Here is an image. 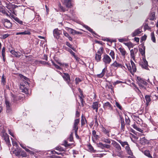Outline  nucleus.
<instances>
[{"mask_svg": "<svg viewBox=\"0 0 158 158\" xmlns=\"http://www.w3.org/2000/svg\"><path fill=\"white\" fill-rule=\"evenodd\" d=\"M132 126L137 131L141 133L143 132V130L141 129V128H139L135 124H134L132 125Z\"/></svg>", "mask_w": 158, "mask_h": 158, "instance_id": "25", "label": "nucleus"}, {"mask_svg": "<svg viewBox=\"0 0 158 158\" xmlns=\"http://www.w3.org/2000/svg\"><path fill=\"white\" fill-rule=\"evenodd\" d=\"M101 57L100 54H96L95 56V60L97 61H99L101 59Z\"/></svg>", "mask_w": 158, "mask_h": 158, "instance_id": "33", "label": "nucleus"}, {"mask_svg": "<svg viewBox=\"0 0 158 158\" xmlns=\"http://www.w3.org/2000/svg\"><path fill=\"white\" fill-rule=\"evenodd\" d=\"M101 128L102 131L108 137L110 136L109 132H110V130L109 129H106L103 126H102Z\"/></svg>", "mask_w": 158, "mask_h": 158, "instance_id": "14", "label": "nucleus"}, {"mask_svg": "<svg viewBox=\"0 0 158 158\" xmlns=\"http://www.w3.org/2000/svg\"><path fill=\"white\" fill-rule=\"evenodd\" d=\"M60 73L61 74V76L64 80L69 85L70 80V76L69 74L67 73H63V74H62V73L60 72Z\"/></svg>", "mask_w": 158, "mask_h": 158, "instance_id": "3", "label": "nucleus"}, {"mask_svg": "<svg viewBox=\"0 0 158 158\" xmlns=\"http://www.w3.org/2000/svg\"><path fill=\"white\" fill-rule=\"evenodd\" d=\"M138 50L137 48H134L133 49L130 51L131 56V58L134 60L135 59V54L138 52Z\"/></svg>", "mask_w": 158, "mask_h": 158, "instance_id": "8", "label": "nucleus"}, {"mask_svg": "<svg viewBox=\"0 0 158 158\" xmlns=\"http://www.w3.org/2000/svg\"><path fill=\"white\" fill-rule=\"evenodd\" d=\"M96 132L95 130H94L92 131V135L96 139H97L99 138V136L98 135H96Z\"/></svg>", "mask_w": 158, "mask_h": 158, "instance_id": "42", "label": "nucleus"}, {"mask_svg": "<svg viewBox=\"0 0 158 158\" xmlns=\"http://www.w3.org/2000/svg\"><path fill=\"white\" fill-rule=\"evenodd\" d=\"M5 6L10 11H11L12 8H13V5L10 3L8 6Z\"/></svg>", "mask_w": 158, "mask_h": 158, "instance_id": "43", "label": "nucleus"}, {"mask_svg": "<svg viewBox=\"0 0 158 158\" xmlns=\"http://www.w3.org/2000/svg\"><path fill=\"white\" fill-rule=\"evenodd\" d=\"M10 52L11 53L17 57L19 58L21 56L20 52H15L14 50H11L10 51Z\"/></svg>", "mask_w": 158, "mask_h": 158, "instance_id": "18", "label": "nucleus"}, {"mask_svg": "<svg viewBox=\"0 0 158 158\" xmlns=\"http://www.w3.org/2000/svg\"><path fill=\"white\" fill-rule=\"evenodd\" d=\"M29 86V83L27 81H24V82L22 83L21 84L20 87V89L22 90V91L25 93H27V87Z\"/></svg>", "mask_w": 158, "mask_h": 158, "instance_id": "1", "label": "nucleus"}, {"mask_svg": "<svg viewBox=\"0 0 158 158\" xmlns=\"http://www.w3.org/2000/svg\"><path fill=\"white\" fill-rule=\"evenodd\" d=\"M109 55L111 56L112 58L113 59H114L115 58V56H114V51L111 50L110 52L109 53Z\"/></svg>", "mask_w": 158, "mask_h": 158, "instance_id": "41", "label": "nucleus"}, {"mask_svg": "<svg viewBox=\"0 0 158 158\" xmlns=\"http://www.w3.org/2000/svg\"><path fill=\"white\" fill-rule=\"evenodd\" d=\"M21 156L23 157H25L26 156V152L23 150L21 149Z\"/></svg>", "mask_w": 158, "mask_h": 158, "instance_id": "51", "label": "nucleus"}, {"mask_svg": "<svg viewBox=\"0 0 158 158\" xmlns=\"http://www.w3.org/2000/svg\"><path fill=\"white\" fill-rule=\"evenodd\" d=\"M146 100V105L148 106L149 105V102L151 101V99L150 96L148 95H146L145 97Z\"/></svg>", "mask_w": 158, "mask_h": 158, "instance_id": "20", "label": "nucleus"}, {"mask_svg": "<svg viewBox=\"0 0 158 158\" xmlns=\"http://www.w3.org/2000/svg\"><path fill=\"white\" fill-rule=\"evenodd\" d=\"M80 122V120L79 119H77L74 121L73 127V130H74L75 131H77L78 129V127L77 126L78 125Z\"/></svg>", "mask_w": 158, "mask_h": 158, "instance_id": "11", "label": "nucleus"}, {"mask_svg": "<svg viewBox=\"0 0 158 158\" xmlns=\"http://www.w3.org/2000/svg\"><path fill=\"white\" fill-rule=\"evenodd\" d=\"M135 119L137 124H141L142 123V120L139 117H136L135 118Z\"/></svg>", "mask_w": 158, "mask_h": 158, "instance_id": "31", "label": "nucleus"}, {"mask_svg": "<svg viewBox=\"0 0 158 158\" xmlns=\"http://www.w3.org/2000/svg\"><path fill=\"white\" fill-rule=\"evenodd\" d=\"M121 123V128L122 130H123L125 126V123L123 118H121L120 119Z\"/></svg>", "mask_w": 158, "mask_h": 158, "instance_id": "32", "label": "nucleus"}, {"mask_svg": "<svg viewBox=\"0 0 158 158\" xmlns=\"http://www.w3.org/2000/svg\"><path fill=\"white\" fill-rule=\"evenodd\" d=\"M61 33L60 31L58 29H55L53 31V35L55 37L57 38Z\"/></svg>", "mask_w": 158, "mask_h": 158, "instance_id": "13", "label": "nucleus"}, {"mask_svg": "<svg viewBox=\"0 0 158 158\" xmlns=\"http://www.w3.org/2000/svg\"><path fill=\"white\" fill-rule=\"evenodd\" d=\"M139 64L143 68L146 69H148V63L145 58V56L143 58L142 61L140 62Z\"/></svg>", "mask_w": 158, "mask_h": 158, "instance_id": "2", "label": "nucleus"}, {"mask_svg": "<svg viewBox=\"0 0 158 158\" xmlns=\"http://www.w3.org/2000/svg\"><path fill=\"white\" fill-rule=\"evenodd\" d=\"M9 35L7 34H4L2 35V38L3 39H5L9 36Z\"/></svg>", "mask_w": 158, "mask_h": 158, "instance_id": "61", "label": "nucleus"}, {"mask_svg": "<svg viewBox=\"0 0 158 158\" xmlns=\"http://www.w3.org/2000/svg\"><path fill=\"white\" fill-rule=\"evenodd\" d=\"M102 141L105 143L110 144L111 143V141L110 139H108L103 138L102 139Z\"/></svg>", "mask_w": 158, "mask_h": 158, "instance_id": "38", "label": "nucleus"}, {"mask_svg": "<svg viewBox=\"0 0 158 158\" xmlns=\"http://www.w3.org/2000/svg\"><path fill=\"white\" fill-rule=\"evenodd\" d=\"M59 7L60 8V10L63 12H64L66 10L65 8L63 6H61L60 4L59 5Z\"/></svg>", "mask_w": 158, "mask_h": 158, "instance_id": "47", "label": "nucleus"}, {"mask_svg": "<svg viewBox=\"0 0 158 158\" xmlns=\"http://www.w3.org/2000/svg\"><path fill=\"white\" fill-rule=\"evenodd\" d=\"M142 32L140 29H138L135 31L131 34V35L133 37L137 36L140 34Z\"/></svg>", "mask_w": 158, "mask_h": 158, "instance_id": "16", "label": "nucleus"}, {"mask_svg": "<svg viewBox=\"0 0 158 158\" xmlns=\"http://www.w3.org/2000/svg\"><path fill=\"white\" fill-rule=\"evenodd\" d=\"M66 30L68 31L69 32H70L71 34L73 35H75V32H76V31L75 30H74L72 28L67 27L66 28Z\"/></svg>", "mask_w": 158, "mask_h": 158, "instance_id": "21", "label": "nucleus"}, {"mask_svg": "<svg viewBox=\"0 0 158 158\" xmlns=\"http://www.w3.org/2000/svg\"><path fill=\"white\" fill-rule=\"evenodd\" d=\"M84 27L86 29H87L89 31L91 32L92 33H94V34H95L94 32L93 31V30L90 27H89L88 26L85 25L84 26Z\"/></svg>", "mask_w": 158, "mask_h": 158, "instance_id": "36", "label": "nucleus"}, {"mask_svg": "<svg viewBox=\"0 0 158 158\" xmlns=\"http://www.w3.org/2000/svg\"><path fill=\"white\" fill-rule=\"evenodd\" d=\"M64 145L65 147H70L71 146V144H68L67 141H65L64 143Z\"/></svg>", "mask_w": 158, "mask_h": 158, "instance_id": "53", "label": "nucleus"}, {"mask_svg": "<svg viewBox=\"0 0 158 158\" xmlns=\"http://www.w3.org/2000/svg\"><path fill=\"white\" fill-rule=\"evenodd\" d=\"M139 82L144 85H146L147 84L146 82L143 79L140 81Z\"/></svg>", "mask_w": 158, "mask_h": 158, "instance_id": "55", "label": "nucleus"}, {"mask_svg": "<svg viewBox=\"0 0 158 158\" xmlns=\"http://www.w3.org/2000/svg\"><path fill=\"white\" fill-rule=\"evenodd\" d=\"M118 40L120 42H123L124 41H126V39L124 38L119 39H118Z\"/></svg>", "mask_w": 158, "mask_h": 158, "instance_id": "59", "label": "nucleus"}, {"mask_svg": "<svg viewBox=\"0 0 158 158\" xmlns=\"http://www.w3.org/2000/svg\"><path fill=\"white\" fill-rule=\"evenodd\" d=\"M75 81L76 85H77L81 81V80L79 78H76Z\"/></svg>", "mask_w": 158, "mask_h": 158, "instance_id": "45", "label": "nucleus"}, {"mask_svg": "<svg viewBox=\"0 0 158 158\" xmlns=\"http://www.w3.org/2000/svg\"><path fill=\"white\" fill-rule=\"evenodd\" d=\"M67 51L69 52L72 55V56H74V55L75 54V53H74L71 49H68L67 50Z\"/></svg>", "mask_w": 158, "mask_h": 158, "instance_id": "54", "label": "nucleus"}, {"mask_svg": "<svg viewBox=\"0 0 158 158\" xmlns=\"http://www.w3.org/2000/svg\"><path fill=\"white\" fill-rule=\"evenodd\" d=\"M114 147L115 148L116 151H121V148L120 145L116 142H114L113 143Z\"/></svg>", "mask_w": 158, "mask_h": 158, "instance_id": "15", "label": "nucleus"}, {"mask_svg": "<svg viewBox=\"0 0 158 158\" xmlns=\"http://www.w3.org/2000/svg\"><path fill=\"white\" fill-rule=\"evenodd\" d=\"M97 144L98 147L100 148L103 149H104L105 148H110V145H109L103 144L101 142H99Z\"/></svg>", "mask_w": 158, "mask_h": 158, "instance_id": "9", "label": "nucleus"}, {"mask_svg": "<svg viewBox=\"0 0 158 158\" xmlns=\"http://www.w3.org/2000/svg\"><path fill=\"white\" fill-rule=\"evenodd\" d=\"M63 34L65 36L67 37H68L69 36L68 34L65 31H64Z\"/></svg>", "mask_w": 158, "mask_h": 158, "instance_id": "62", "label": "nucleus"}, {"mask_svg": "<svg viewBox=\"0 0 158 158\" xmlns=\"http://www.w3.org/2000/svg\"><path fill=\"white\" fill-rule=\"evenodd\" d=\"M100 106L98 102H95L93 103L92 106L93 109H98V108L100 107Z\"/></svg>", "mask_w": 158, "mask_h": 158, "instance_id": "24", "label": "nucleus"}, {"mask_svg": "<svg viewBox=\"0 0 158 158\" xmlns=\"http://www.w3.org/2000/svg\"><path fill=\"white\" fill-rule=\"evenodd\" d=\"M107 70L106 67L104 69L102 70V73L99 74L97 75V77L99 78L102 77L105 75Z\"/></svg>", "mask_w": 158, "mask_h": 158, "instance_id": "17", "label": "nucleus"}, {"mask_svg": "<svg viewBox=\"0 0 158 158\" xmlns=\"http://www.w3.org/2000/svg\"><path fill=\"white\" fill-rule=\"evenodd\" d=\"M3 136L4 139L5 140L6 143L9 146V145H11L10 144V141L9 137V135L6 133H4L3 134Z\"/></svg>", "mask_w": 158, "mask_h": 158, "instance_id": "12", "label": "nucleus"}, {"mask_svg": "<svg viewBox=\"0 0 158 158\" xmlns=\"http://www.w3.org/2000/svg\"><path fill=\"white\" fill-rule=\"evenodd\" d=\"M140 142L143 144L144 145L148 143V140L146 139L144 137L142 138L140 140Z\"/></svg>", "mask_w": 158, "mask_h": 158, "instance_id": "27", "label": "nucleus"}, {"mask_svg": "<svg viewBox=\"0 0 158 158\" xmlns=\"http://www.w3.org/2000/svg\"><path fill=\"white\" fill-rule=\"evenodd\" d=\"M2 22L3 23L5 27L7 28H10L12 27V24L10 21L7 19H2Z\"/></svg>", "mask_w": 158, "mask_h": 158, "instance_id": "6", "label": "nucleus"}, {"mask_svg": "<svg viewBox=\"0 0 158 158\" xmlns=\"http://www.w3.org/2000/svg\"><path fill=\"white\" fill-rule=\"evenodd\" d=\"M131 66L133 72H135L136 71V68L135 64L134 62L132 61H131Z\"/></svg>", "mask_w": 158, "mask_h": 158, "instance_id": "23", "label": "nucleus"}, {"mask_svg": "<svg viewBox=\"0 0 158 158\" xmlns=\"http://www.w3.org/2000/svg\"><path fill=\"white\" fill-rule=\"evenodd\" d=\"M103 52V48H100L98 51V54H100L101 55L102 54Z\"/></svg>", "mask_w": 158, "mask_h": 158, "instance_id": "48", "label": "nucleus"}, {"mask_svg": "<svg viewBox=\"0 0 158 158\" xmlns=\"http://www.w3.org/2000/svg\"><path fill=\"white\" fill-rule=\"evenodd\" d=\"M5 103L6 107L9 108L10 107L9 102L8 101L6 100L5 101Z\"/></svg>", "mask_w": 158, "mask_h": 158, "instance_id": "60", "label": "nucleus"}, {"mask_svg": "<svg viewBox=\"0 0 158 158\" xmlns=\"http://www.w3.org/2000/svg\"><path fill=\"white\" fill-rule=\"evenodd\" d=\"M30 34V32L28 31L25 30L23 32H16V35H29Z\"/></svg>", "mask_w": 158, "mask_h": 158, "instance_id": "22", "label": "nucleus"}, {"mask_svg": "<svg viewBox=\"0 0 158 158\" xmlns=\"http://www.w3.org/2000/svg\"><path fill=\"white\" fill-rule=\"evenodd\" d=\"M19 98L17 96H14L13 97V99L14 102H15L17 100V99H19Z\"/></svg>", "mask_w": 158, "mask_h": 158, "instance_id": "63", "label": "nucleus"}, {"mask_svg": "<svg viewBox=\"0 0 158 158\" xmlns=\"http://www.w3.org/2000/svg\"><path fill=\"white\" fill-rule=\"evenodd\" d=\"M103 61L105 64H109L111 62V59L108 55L105 54L104 55Z\"/></svg>", "mask_w": 158, "mask_h": 158, "instance_id": "4", "label": "nucleus"}, {"mask_svg": "<svg viewBox=\"0 0 158 158\" xmlns=\"http://www.w3.org/2000/svg\"><path fill=\"white\" fill-rule=\"evenodd\" d=\"M118 50L120 51L122 56L124 58H125L126 56L127 55V53L124 49V48L122 47H120L118 48Z\"/></svg>", "mask_w": 158, "mask_h": 158, "instance_id": "10", "label": "nucleus"}, {"mask_svg": "<svg viewBox=\"0 0 158 158\" xmlns=\"http://www.w3.org/2000/svg\"><path fill=\"white\" fill-rule=\"evenodd\" d=\"M15 20L16 22H17L19 24H23V21H22L20 20L19 19L16 18L15 19Z\"/></svg>", "mask_w": 158, "mask_h": 158, "instance_id": "57", "label": "nucleus"}, {"mask_svg": "<svg viewBox=\"0 0 158 158\" xmlns=\"http://www.w3.org/2000/svg\"><path fill=\"white\" fill-rule=\"evenodd\" d=\"M104 108H109L111 107L110 103L109 102H107L104 105Z\"/></svg>", "mask_w": 158, "mask_h": 158, "instance_id": "40", "label": "nucleus"}, {"mask_svg": "<svg viewBox=\"0 0 158 158\" xmlns=\"http://www.w3.org/2000/svg\"><path fill=\"white\" fill-rule=\"evenodd\" d=\"M4 2L6 6H8L10 3L7 0L4 1Z\"/></svg>", "mask_w": 158, "mask_h": 158, "instance_id": "64", "label": "nucleus"}, {"mask_svg": "<svg viewBox=\"0 0 158 158\" xmlns=\"http://www.w3.org/2000/svg\"><path fill=\"white\" fill-rule=\"evenodd\" d=\"M145 47H144L143 49L142 48H140L139 49V52H140V53L141 54V55L143 56L145 55Z\"/></svg>", "mask_w": 158, "mask_h": 158, "instance_id": "34", "label": "nucleus"}, {"mask_svg": "<svg viewBox=\"0 0 158 158\" xmlns=\"http://www.w3.org/2000/svg\"><path fill=\"white\" fill-rule=\"evenodd\" d=\"M151 40H152V41L154 43H155L156 39L154 36V33L153 32H152L151 33Z\"/></svg>", "mask_w": 158, "mask_h": 158, "instance_id": "39", "label": "nucleus"}, {"mask_svg": "<svg viewBox=\"0 0 158 158\" xmlns=\"http://www.w3.org/2000/svg\"><path fill=\"white\" fill-rule=\"evenodd\" d=\"M69 140L70 142H72L73 140V135L72 134H71L69 138Z\"/></svg>", "mask_w": 158, "mask_h": 158, "instance_id": "56", "label": "nucleus"}, {"mask_svg": "<svg viewBox=\"0 0 158 158\" xmlns=\"http://www.w3.org/2000/svg\"><path fill=\"white\" fill-rule=\"evenodd\" d=\"M2 83L4 85L6 83L5 78H4V76H3L1 79Z\"/></svg>", "mask_w": 158, "mask_h": 158, "instance_id": "52", "label": "nucleus"}, {"mask_svg": "<svg viewBox=\"0 0 158 158\" xmlns=\"http://www.w3.org/2000/svg\"><path fill=\"white\" fill-rule=\"evenodd\" d=\"M21 149H18L17 152L15 153V155L17 156H21Z\"/></svg>", "mask_w": 158, "mask_h": 158, "instance_id": "44", "label": "nucleus"}, {"mask_svg": "<svg viewBox=\"0 0 158 158\" xmlns=\"http://www.w3.org/2000/svg\"><path fill=\"white\" fill-rule=\"evenodd\" d=\"M88 147L89 151L92 152H96V150L94 149L93 147L90 144L88 145Z\"/></svg>", "mask_w": 158, "mask_h": 158, "instance_id": "29", "label": "nucleus"}, {"mask_svg": "<svg viewBox=\"0 0 158 158\" xmlns=\"http://www.w3.org/2000/svg\"><path fill=\"white\" fill-rule=\"evenodd\" d=\"M6 10L4 8L1 6H0V12H2V14L5 13Z\"/></svg>", "mask_w": 158, "mask_h": 158, "instance_id": "49", "label": "nucleus"}, {"mask_svg": "<svg viewBox=\"0 0 158 158\" xmlns=\"http://www.w3.org/2000/svg\"><path fill=\"white\" fill-rule=\"evenodd\" d=\"M117 153V156L119 157L122 158L123 156L122 155L123 152L121 150L116 151Z\"/></svg>", "mask_w": 158, "mask_h": 158, "instance_id": "37", "label": "nucleus"}, {"mask_svg": "<svg viewBox=\"0 0 158 158\" xmlns=\"http://www.w3.org/2000/svg\"><path fill=\"white\" fill-rule=\"evenodd\" d=\"M62 2L63 4L67 8H71L73 6L71 0H63Z\"/></svg>", "mask_w": 158, "mask_h": 158, "instance_id": "5", "label": "nucleus"}, {"mask_svg": "<svg viewBox=\"0 0 158 158\" xmlns=\"http://www.w3.org/2000/svg\"><path fill=\"white\" fill-rule=\"evenodd\" d=\"M124 44L128 47L129 50L130 48L133 47L134 45L131 42L124 43Z\"/></svg>", "mask_w": 158, "mask_h": 158, "instance_id": "28", "label": "nucleus"}, {"mask_svg": "<svg viewBox=\"0 0 158 158\" xmlns=\"http://www.w3.org/2000/svg\"><path fill=\"white\" fill-rule=\"evenodd\" d=\"M121 65V64L117 63L116 61L110 65L111 67H112L113 68H117L119 67Z\"/></svg>", "mask_w": 158, "mask_h": 158, "instance_id": "19", "label": "nucleus"}, {"mask_svg": "<svg viewBox=\"0 0 158 158\" xmlns=\"http://www.w3.org/2000/svg\"><path fill=\"white\" fill-rule=\"evenodd\" d=\"M81 124L82 125H83L85 124V118H83V115L82 116V118L81 120Z\"/></svg>", "mask_w": 158, "mask_h": 158, "instance_id": "46", "label": "nucleus"}, {"mask_svg": "<svg viewBox=\"0 0 158 158\" xmlns=\"http://www.w3.org/2000/svg\"><path fill=\"white\" fill-rule=\"evenodd\" d=\"M155 19V13L154 12H152L150 14L148 19L150 20H154Z\"/></svg>", "mask_w": 158, "mask_h": 158, "instance_id": "26", "label": "nucleus"}, {"mask_svg": "<svg viewBox=\"0 0 158 158\" xmlns=\"http://www.w3.org/2000/svg\"><path fill=\"white\" fill-rule=\"evenodd\" d=\"M78 90L79 91V92H80V94H81V95L79 96V98H80V100L81 101V105H80V107H79V106H78V108H82V107L84 106V104H83L84 101H83V98H84V97L83 95L82 92L81 91L80 89L79 88L78 89Z\"/></svg>", "mask_w": 158, "mask_h": 158, "instance_id": "7", "label": "nucleus"}, {"mask_svg": "<svg viewBox=\"0 0 158 158\" xmlns=\"http://www.w3.org/2000/svg\"><path fill=\"white\" fill-rule=\"evenodd\" d=\"M52 63L55 66V68L57 69L60 70L61 69V68L60 66L56 64L54 62L52 61Z\"/></svg>", "mask_w": 158, "mask_h": 158, "instance_id": "50", "label": "nucleus"}, {"mask_svg": "<svg viewBox=\"0 0 158 158\" xmlns=\"http://www.w3.org/2000/svg\"><path fill=\"white\" fill-rule=\"evenodd\" d=\"M115 105L119 109H121V106L117 102H115Z\"/></svg>", "mask_w": 158, "mask_h": 158, "instance_id": "58", "label": "nucleus"}, {"mask_svg": "<svg viewBox=\"0 0 158 158\" xmlns=\"http://www.w3.org/2000/svg\"><path fill=\"white\" fill-rule=\"evenodd\" d=\"M117 140L118 142H119L121 144L123 147H124L126 145V146L128 145L127 143L126 142H123L121 140L118 139H117Z\"/></svg>", "mask_w": 158, "mask_h": 158, "instance_id": "30", "label": "nucleus"}, {"mask_svg": "<svg viewBox=\"0 0 158 158\" xmlns=\"http://www.w3.org/2000/svg\"><path fill=\"white\" fill-rule=\"evenodd\" d=\"M144 154L145 155L148 156L149 157L152 158V157L151 155L150 154L149 152V151H145L144 152Z\"/></svg>", "mask_w": 158, "mask_h": 158, "instance_id": "35", "label": "nucleus"}]
</instances>
